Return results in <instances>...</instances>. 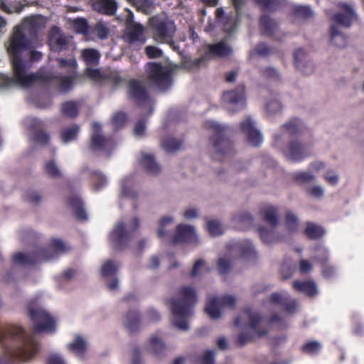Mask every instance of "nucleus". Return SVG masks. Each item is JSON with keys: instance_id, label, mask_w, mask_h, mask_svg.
<instances>
[{"instance_id": "nucleus-38", "label": "nucleus", "mask_w": 364, "mask_h": 364, "mask_svg": "<svg viewBox=\"0 0 364 364\" xmlns=\"http://www.w3.org/2000/svg\"><path fill=\"white\" fill-rule=\"evenodd\" d=\"M304 233L309 239L318 240L323 236L325 230L322 227L315 223L308 222L306 223Z\"/></svg>"}, {"instance_id": "nucleus-5", "label": "nucleus", "mask_w": 364, "mask_h": 364, "mask_svg": "<svg viewBox=\"0 0 364 364\" xmlns=\"http://www.w3.org/2000/svg\"><path fill=\"white\" fill-rule=\"evenodd\" d=\"M149 27L153 39L158 43H166L176 50L173 41L176 27L173 21L159 16H152L149 20Z\"/></svg>"}, {"instance_id": "nucleus-1", "label": "nucleus", "mask_w": 364, "mask_h": 364, "mask_svg": "<svg viewBox=\"0 0 364 364\" xmlns=\"http://www.w3.org/2000/svg\"><path fill=\"white\" fill-rule=\"evenodd\" d=\"M0 344L4 353L0 364H18L32 359L39 350V343L20 326L6 324L0 328Z\"/></svg>"}, {"instance_id": "nucleus-22", "label": "nucleus", "mask_w": 364, "mask_h": 364, "mask_svg": "<svg viewBox=\"0 0 364 364\" xmlns=\"http://www.w3.org/2000/svg\"><path fill=\"white\" fill-rule=\"evenodd\" d=\"M269 301L272 304L278 306L283 311L287 313H294L296 310V301L288 295L274 292L269 296Z\"/></svg>"}, {"instance_id": "nucleus-32", "label": "nucleus", "mask_w": 364, "mask_h": 364, "mask_svg": "<svg viewBox=\"0 0 364 364\" xmlns=\"http://www.w3.org/2000/svg\"><path fill=\"white\" fill-rule=\"evenodd\" d=\"M278 208L272 205H266L260 210V214L263 217L265 223L269 224L272 228L277 226L279 223L278 220Z\"/></svg>"}, {"instance_id": "nucleus-14", "label": "nucleus", "mask_w": 364, "mask_h": 364, "mask_svg": "<svg viewBox=\"0 0 364 364\" xmlns=\"http://www.w3.org/2000/svg\"><path fill=\"white\" fill-rule=\"evenodd\" d=\"M27 128L32 132V141L38 144L45 146L50 141V135L44 130L43 121L37 118L26 119Z\"/></svg>"}, {"instance_id": "nucleus-44", "label": "nucleus", "mask_w": 364, "mask_h": 364, "mask_svg": "<svg viewBox=\"0 0 364 364\" xmlns=\"http://www.w3.org/2000/svg\"><path fill=\"white\" fill-rule=\"evenodd\" d=\"M149 343L151 345V351L154 355L157 358H161L164 355L166 346L160 338L156 336H152L149 339Z\"/></svg>"}, {"instance_id": "nucleus-3", "label": "nucleus", "mask_w": 364, "mask_h": 364, "mask_svg": "<svg viewBox=\"0 0 364 364\" xmlns=\"http://www.w3.org/2000/svg\"><path fill=\"white\" fill-rule=\"evenodd\" d=\"M181 299H171L167 301L172 314L177 317L174 325L179 329L186 331L188 323L186 318L191 314V310L197 302L196 290L189 286H183L179 290Z\"/></svg>"}, {"instance_id": "nucleus-12", "label": "nucleus", "mask_w": 364, "mask_h": 364, "mask_svg": "<svg viewBox=\"0 0 364 364\" xmlns=\"http://www.w3.org/2000/svg\"><path fill=\"white\" fill-rule=\"evenodd\" d=\"M236 304V299L231 295H223L219 297H213L210 299L205 308V312L213 319L221 316L220 308L229 307L233 309Z\"/></svg>"}, {"instance_id": "nucleus-9", "label": "nucleus", "mask_w": 364, "mask_h": 364, "mask_svg": "<svg viewBox=\"0 0 364 364\" xmlns=\"http://www.w3.org/2000/svg\"><path fill=\"white\" fill-rule=\"evenodd\" d=\"M230 53L231 48L225 42L220 41L208 45V51L203 56L194 60H186L184 65L188 70H196L206 63L209 56L225 57Z\"/></svg>"}, {"instance_id": "nucleus-55", "label": "nucleus", "mask_w": 364, "mask_h": 364, "mask_svg": "<svg viewBox=\"0 0 364 364\" xmlns=\"http://www.w3.org/2000/svg\"><path fill=\"white\" fill-rule=\"evenodd\" d=\"M321 344L316 341H309L301 346L303 353L309 355H316L321 349Z\"/></svg>"}, {"instance_id": "nucleus-2", "label": "nucleus", "mask_w": 364, "mask_h": 364, "mask_svg": "<svg viewBox=\"0 0 364 364\" xmlns=\"http://www.w3.org/2000/svg\"><path fill=\"white\" fill-rule=\"evenodd\" d=\"M10 62L13 76L0 74V87L18 85L22 88H28L36 82L48 81L51 78L42 71L29 73L30 66L23 58H10Z\"/></svg>"}, {"instance_id": "nucleus-28", "label": "nucleus", "mask_w": 364, "mask_h": 364, "mask_svg": "<svg viewBox=\"0 0 364 364\" xmlns=\"http://www.w3.org/2000/svg\"><path fill=\"white\" fill-rule=\"evenodd\" d=\"M306 58V52L303 48L296 50L294 55L296 68L304 75H310L314 71V66L311 62L303 63Z\"/></svg>"}, {"instance_id": "nucleus-37", "label": "nucleus", "mask_w": 364, "mask_h": 364, "mask_svg": "<svg viewBox=\"0 0 364 364\" xmlns=\"http://www.w3.org/2000/svg\"><path fill=\"white\" fill-rule=\"evenodd\" d=\"M80 105L78 102L73 100L64 102L61 105L62 114L68 118H75L78 115Z\"/></svg>"}, {"instance_id": "nucleus-18", "label": "nucleus", "mask_w": 364, "mask_h": 364, "mask_svg": "<svg viewBox=\"0 0 364 364\" xmlns=\"http://www.w3.org/2000/svg\"><path fill=\"white\" fill-rule=\"evenodd\" d=\"M172 244L181 242L197 244L198 239L194 228L184 224H179L176 227V234L171 237Z\"/></svg>"}, {"instance_id": "nucleus-40", "label": "nucleus", "mask_w": 364, "mask_h": 364, "mask_svg": "<svg viewBox=\"0 0 364 364\" xmlns=\"http://www.w3.org/2000/svg\"><path fill=\"white\" fill-rule=\"evenodd\" d=\"M68 349L76 355H82L87 350L86 341L80 336H75L73 341L68 344Z\"/></svg>"}, {"instance_id": "nucleus-35", "label": "nucleus", "mask_w": 364, "mask_h": 364, "mask_svg": "<svg viewBox=\"0 0 364 364\" xmlns=\"http://www.w3.org/2000/svg\"><path fill=\"white\" fill-rule=\"evenodd\" d=\"M292 285L295 290L303 292L308 296H314L318 293L317 286L313 281H294Z\"/></svg>"}, {"instance_id": "nucleus-62", "label": "nucleus", "mask_w": 364, "mask_h": 364, "mask_svg": "<svg viewBox=\"0 0 364 364\" xmlns=\"http://www.w3.org/2000/svg\"><path fill=\"white\" fill-rule=\"evenodd\" d=\"M218 268L220 274H226L231 269L230 260L228 257L220 258L218 261Z\"/></svg>"}, {"instance_id": "nucleus-6", "label": "nucleus", "mask_w": 364, "mask_h": 364, "mask_svg": "<svg viewBox=\"0 0 364 364\" xmlns=\"http://www.w3.org/2000/svg\"><path fill=\"white\" fill-rule=\"evenodd\" d=\"M207 125L213 132L210 139L215 149L213 159L222 161L226 156L232 154L233 144L227 136L228 127L215 122H208Z\"/></svg>"}, {"instance_id": "nucleus-60", "label": "nucleus", "mask_w": 364, "mask_h": 364, "mask_svg": "<svg viewBox=\"0 0 364 364\" xmlns=\"http://www.w3.org/2000/svg\"><path fill=\"white\" fill-rule=\"evenodd\" d=\"M258 232L259 234L260 238L264 243L271 244L274 242V233L271 230H268L264 227H259Z\"/></svg>"}, {"instance_id": "nucleus-33", "label": "nucleus", "mask_w": 364, "mask_h": 364, "mask_svg": "<svg viewBox=\"0 0 364 364\" xmlns=\"http://www.w3.org/2000/svg\"><path fill=\"white\" fill-rule=\"evenodd\" d=\"M244 314L248 317L250 327L255 331L258 336L261 337L267 334V329L259 330L257 326L262 320V316L257 312H253L250 309L244 311Z\"/></svg>"}, {"instance_id": "nucleus-53", "label": "nucleus", "mask_w": 364, "mask_h": 364, "mask_svg": "<svg viewBox=\"0 0 364 364\" xmlns=\"http://www.w3.org/2000/svg\"><path fill=\"white\" fill-rule=\"evenodd\" d=\"M73 28L78 33L87 34L89 26L86 19L83 18H75L73 21Z\"/></svg>"}, {"instance_id": "nucleus-29", "label": "nucleus", "mask_w": 364, "mask_h": 364, "mask_svg": "<svg viewBox=\"0 0 364 364\" xmlns=\"http://www.w3.org/2000/svg\"><path fill=\"white\" fill-rule=\"evenodd\" d=\"M259 28L263 36H268L276 39L274 35L278 29V23L276 20L267 14L262 15L259 18Z\"/></svg>"}, {"instance_id": "nucleus-19", "label": "nucleus", "mask_w": 364, "mask_h": 364, "mask_svg": "<svg viewBox=\"0 0 364 364\" xmlns=\"http://www.w3.org/2000/svg\"><path fill=\"white\" fill-rule=\"evenodd\" d=\"M338 7L344 11V13H337L332 16L331 20L338 25L349 28L353 21L357 19V15L353 7L346 3H340Z\"/></svg>"}, {"instance_id": "nucleus-59", "label": "nucleus", "mask_w": 364, "mask_h": 364, "mask_svg": "<svg viewBox=\"0 0 364 364\" xmlns=\"http://www.w3.org/2000/svg\"><path fill=\"white\" fill-rule=\"evenodd\" d=\"M49 247L58 253H65L68 250V247L65 245L63 240L57 238H53L50 240Z\"/></svg>"}, {"instance_id": "nucleus-54", "label": "nucleus", "mask_w": 364, "mask_h": 364, "mask_svg": "<svg viewBox=\"0 0 364 364\" xmlns=\"http://www.w3.org/2000/svg\"><path fill=\"white\" fill-rule=\"evenodd\" d=\"M286 228L289 232H295L298 228V218L291 212H287L285 215Z\"/></svg>"}, {"instance_id": "nucleus-51", "label": "nucleus", "mask_w": 364, "mask_h": 364, "mask_svg": "<svg viewBox=\"0 0 364 364\" xmlns=\"http://www.w3.org/2000/svg\"><path fill=\"white\" fill-rule=\"evenodd\" d=\"M80 128L78 125L74 124L71 127L65 129L61 133V138L63 142L67 143L76 139Z\"/></svg>"}, {"instance_id": "nucleus-57", "label": "nucleus", "mask_w": 364, "mask_h": 364, "mask_svg": "<svg viewBox=\"0 0 364 364\" xmlns=\"http://www.w3.org/2000/svg\"><path fill=\"white\" fill-rule=\"evenodd\" d=\"M255 2L262 11L276 10L279 4V0H255Z\"/></svg>"}, {"instance_id": "nucleus-20", "label": "nucleus", "mask_w": 364, "mask_h": 364, "mask_svg": "<svg viewBox=\"0 0 364 364\" xmlns=\"http://www.w3.org/2000/svg\"><path fill=\"white\" fill-rule=\"evenodd\" d=\"M241 132L247 136L249 144L254 146H259L262 142V136L257 130L250 117L240 122Z\"/></svg>"}, {"instance_id": "nucleus-46", "label": "nucleus", "mask_w": 364, "mask_h": 364, "mask_svg": "<svg viewBox=\"0 0 364 364\" xmlns=\"http://www.w3.org/2000/svg\"><path fill=\"white\" fill-rule=\"evenodd\" d=\"M283 128L291 135H297L303 132L304 126L298 118H292L283 125Z\"/></svg>"}, {"instance_id": "nucleus-31", "label": "nucleus", "mask_w": 364, "mask_h": 364, "mask_svg": "<svg viewBox=\"0 0 364 364\" xmlns=\"http://www.w3.org/2000/svg\"><path fill=\"white\" fill-rule=\"evenodd\" d=\"M139 161L148 174L157 175L160 173V166L156 163L154 155L142 153Z\"/></svg>"}, {"instance_id": "nucleus-25", "label": "nucleus", "mask_w": 364, "mask_h": 364, "mask_svg": "<svg viewBox=\"0 0 364 364\" xmlns=\"http://www.w3.org/2000/svg\"><path fill=\"white\" fill-rule=\"evenodd\" d=\"M43 26V20L41 16H32L26 18L21 25L16 27H21V31L28 34V37H36L38 31Z\"/></svg>"}, {"instance_id": "nucleus-23", "label": "nucleus", "mask_w": 364, "mask_h": 364, "mask_svg": "<svg viewBox=\"0 0 364 364\" xmlns=\"http://www.w3.org/2000/svg\"><path fill=\"white\" fill-rule=\"evenodd\" d=\"M223 100L230 105H237L239 107V108L233 110V112L243 109L245 106V87L243 85L238 86L233 90L224 92Z\"/></svg>"}, {"instance_id": "nucleus-63", "label": "nucleus", "mask_w": 364, "mask_h": 364, "mask_svg": "<svg viewBox=\"0 0 364 364\" xmlns=\"http://www.w3.org/2000/svg\"><path fill=\"white\" fill-rule=\"evenodd\" d=\"M261 75L269 79H273L275 80H278L280 78L279 73L278 71L273 67H267L264 68L260 69Z\"/></svg>"}, {"instance_id": "nucleus-16", "label": "nucleus", "mask_w": 364, "mask_h": 364, "mask_svg": "<svg viewBox=\"0 0 364 364\" xmlns=\"http://www.w3.org/2000/svg\"><path fill=\"white\" fill-rule=\"evenodd\" d=\"M48 46L53 52H62L66 50L69 46L68 38L56 26L51 28L48 36Z\"/></svg>"}, {"instance_id": "nucleus-15", "label": "nucleus", "mask_w": 364, "mask_h": 364, "mask_svg": "<svg viewBox=\"0 0 364 364\" xmlns=\"http://www.w3.org/2000/svg\"><path fill=\"white\" fill-rule=\"evenodd\" d=\"M217 22L221 26L224 32L231 33L235 31L240 22V16L230 12L225 14L223 8H218L215 11Z\"/></svg>"}, {"instance_id": "nucleus-13", "label": "nucleus", "mask_w": 364, "mask_h": 364, "mask_svg": "<svg viewBox=\"0 0 364 364\" xmlns=\"http://www.w3.org/2000/svg\"><path fill=\"white\" fill-rule=\"evenodd\" d=\"M92 134L91 136L89 149L92 151H102L114 145V139L111 136H105L102 132L101 124L93 122L92 124Z\"/></svg>"}, {"instance_id": "nucleus-64", "label": "nucleus", "mask_w": 364, "mask_h": 364, "mask_svg": "<svg viewBox=\"0 0 364 364\" xmlns=\"http://www.w3.org/2000/svg\"><path fill=\"white\" fill-rule=\"evenodd\" d=\"M127 121V115L123 112H118L115 113L112 119V124L117 127H122Z\"/></svg>"}, {"instance_id": "nucleus-49", "label": "nucleus", "mask_w": 364, "mask_h": 364, "mask_svg": "<svg viewBox=\"0 0 364 364\" xmlns=\"http://www.w3.org/2000/svg\"><path fill=\"white\" fill-rule=\"evenodd\" d=\"M133 6H134L137 11L142 12L143 14H148L153 8L152 0H127Z\"/></svg>"}, {"instance_id": "nucleus-34", "label": "nucleus", "mask_w": 364, "mask_h": 364, "mask_svg": "<svg viewBox=\"0 0 364 364\" xmlns=\"http://www.w3.org/2000/svg\"><path fill=\"white\" fill-rule=\"evenodd\" d=\"M140 315L136 310H129L124 318V324L130 332H136L139 328Z\"/></svg>"}, {"instance_id": "nucleus-61", "label": "nucleus", "mask_w": 364, "mask_h": 364, "mask_svg": "<svg viewBox=\"0 0 364 364\" xmlns=\"http://www.w3.org/2000/svg\"><path fill=\"white\" fill-rule=\"evenodd\" d=\"M173 222V218L166 216L163 217L159 222V227L158 230V237L160 238L168 237V232L165 230V226Z\"/></svg>"}, {"instance_id": "nucleus-26", "label": "nucleus", "mask_w": 364, "mask_h": 364, "mask_svg": "<svg viewBox=\"0 0 364 364\" xmlns=\"http://www.w3.org/2000/svg\"><path fill=\"white\" fill-rule=\"evenodd\" d=\"M92 7L99 14L113 16L117 10L118 4L115 0H92Z\"/></svg>"}, {"instance_id": "nucleus-42", "label": "nucleus", "mask_w": 364, "mask_h": 364, "mask_svg": "<svg viewBox=\"0 0 364 364\" xmlns=\"http://www.w3.org/2000/svg\"><path fill=\"white\" fill-rule=\"evenodd\" d=\"M81 55L87 66H94L99 63L100 54L98 50L94 48L83 49Z\"/></svg>"}, {"instance_id": "nucleus-11", "label": "nucleus", "mask_w": 364, "mask_h": 364, "mask_svg": "<svg viewBox=\"0 0 364 364\" xmlns=\"http://www.w3.org/2000/svg\"><path fill=\"white\" fill-rule=\"evenodd\" d=\"M147 77L150 81L161 90H166L170 86L171 75L159 63H149L146 65Z\"/></svg>"}, {"instance_id": "nucleus-48", "label": "nucleus", "mask_w": 364, "mask_h": 364, "mask_svg": "<svg viewBox=\"0 0 364 364\" xmlns=\"http://www.w3.org/2000/svg\"><path fill=\"white\" fill-rule=\"evenodd\" d=\"M90 180L95 191H99L107 184L105 176L98 171H93L90 173Z\"/></svg>"}, {"instance_id": "nucleus-8", "label": "nucleus", "mask_w": 364, "mask_h": 364, "mask_svg": "<svg viewBox=\"0 0 364 364\" xmlns=\"http://www.w3.org/2000/svg\"><path fill=\"white\" fill-rule=\"evenodd\" d=\"M6 46L9 58H23V54L34 48L31 38L28 37L21 27H14Z\"/></svg>"}, {"instance_id": "nucleus-45", "label": "nucleus", "mask_w": 364, "mask_h": 364, "mask_svg": "<svg viewBox=\"0 0 364 364\" xmlns=\"http://www.w3.org/2000/svg\"><path fill=\"white\" fill-rule=\"evenodd\" d=\"M232 221L235 223L241 229H245L250 227L253 221V217L248 213H240L232 217Z\"/></svg>"}, {"instance_id": "nucleus-10", "label": "nucleus", "mask_w": 364, "mask_h": 364, "mask_svg": "<svg viewBox=\"0 0 364 364\" xmlns=\"http://www.w3.org/2000/svg\"><path fill=\"white\" fill-rule=\"evenodd\" d=\"M54 256L55 254L50 252L49 249L40 248L28 254L23 252L16 253L13 256V262L15 264L31 266L50 259Z\"/></svg>"}, {"instance_id": "nucleus-39", "label": "nucleus", "mask_w": 364, "mask_h": 364, "mask_svg": "<svg viewBox=\"0 0 364 364\" xmlns=\"http://www.w3.org/2000/svg\"><path fill=\"white\" fill-rule=\"evenodd\" d=\"M330 31V41L333 45L338 48H343L347 45V37L338 31L336 25H332Z\"/></svg>"}, {"instance_id": "nucleus-43", "label": "nucleus", "mask_w": 364, "mask_h": 364, "mask_svg": "<svg viewBox=\"0 0 364 364\" xmlns=\"http://www.w3.org/2000/svg\"><path fill=\"white\" fill-rule=\"evenodd\" d=\"M161 144L165 151L173 153L178 151L181 148L183 141L173 136H167L161 141Z\"/></svg>"}, {"instance_id": "nucleus-17", "label": "nucleus", "mask_w": 364, "mask_h": 364, "mask_svg": "<svg viewBox=\"0 0 364 364\" xmlns=\"http://www.w3.org/2000/svg\"><path fill=\"white\" fill-rule=\"evenodd\" d=\"M127 93L129 98L139 105L146 103L149 100V92L144 84L136 79L129 81Z\"/></svg>"}, {"instance_id": "nucleus-36", "label": "nucleus", "mask_w": 364, "mask_h": 364, "mask_svg": "<svg viewBox=\"0 0 364 364\" xmlns=\"http://www.w3.org/2000/svg\"><path fill=\"white\" fill-rule=\"evenodd\" d=\"M240 257L248 260H255L257 258V252L250 240L242 241L237 245Z\"/></svg>"}, {"instance_id": "nucleus-27", "label": "nucleus", "mask_w": 364, "mask_h": 364, "mask_svg": "<svg viewBox=\"0 0 364 364\" xmlns=\"http://www.w3.org/2000/svg\"><path fill=\"white\" fill-rule=\"evenodd\" d=\"M68 205L73 209L75 217L80 221H86L88 218L84 207V203L80 196L73 195L67 199Z\"/></svg>"}, {"instance_id": "nucleus-30", "label": "nucleus", "mask_w": 364, "mask_h": 364, "mask_svg": "<svg viewBox=\"0 0 364 364\" xmlns=\"http://www.w3.org/2000/svg\"><path fill=\"white\" fill-rule=\"evenodd\" d=\"M127 42L130 44L143 45L146 42L144 28L141 24L134 23L129 28L127 33Z\"/></svg>"}, {"instance_id": "nucleus-41", "label": "nucleus", "mask_w": 364, "mask_h": 364, "mask_svg": "<svg viewBox=\"0 0 364 364\" xmlns=\"http://www.w3.org/2000/svg\"><path fill=\"white\" fill-rule=\"evenodd\" d=\"M55 60L60 69H66L68 74L77 75V63L74 57L69 58H58Z\"/></svg>"}, {"instance_id": "nucleus-50", "label": "nucleus", "mask_w": 364, "mask_h": 364, "mask_svg": "<svg viewBox=\"0 0 364 364\" xmlns=\"http://www.w3.org/2000/svg\"><path fill=\"white\" fill-rule=\"evenodd\" d=\"M292 15L301 19H307L313 16L310 7L306 6H294L292 8Z\"/></svg>"}, {"instance_id": "nucleus-4", "label": "nucleus", "mask_w": 364, "mask_h": 364, "mask_svg": "<svg viewBox=\"0 0 364 364\" xmlns=\"http://www.w3.org/2000/svg\"><path fill=\"white\" fill-rule=\"evenodd\" d=\"M28 316L33 323L36 333H53L55 331L56 321L40 304L38 298L31 299L27 305Z\"/></svg>"}, {"instance_id": "nucleus-56", "label": "nucleus", "mask_w": 364, "mask_h": 364, "mask_svg": "<svg viewBox=\"0 0 364 364\" xmlns=\"http://www.w3.org/2000/svg\"><path fill=\"white\" fill-rule=\"evenodd\" d=\"M45 171L51 178H55L61 175L60 171L53 160L47 161L44 166Z\"/></svg>"}, {"instance_id": "nucleus-52", "label": "nucleus", "mask_w": 364, "mask_h": 364, "mask_svg": "<svg viewBox=\"0 0 364 364\" xmlns=\"http://www.w3.org/2000/svg\"><path fill=\"white\" fill-rule=\"evenodd\" d=\"M314 260L319 263L321 266L328 264L329 253L328 250L322 247H316Z\"/></svg>"}, {"instance_id": "nucleus-58", "label": "nucleus", "mask_w": 364, "mask_h": 364, "mask_svg": "<svg viewBox=\"0 0 364 364\" xmlns=\"http://www.w3.org/2000/svg\"><path fill=\"white\" fill-rule=\"evenodd\" d=\"M207 230L211 236H218L223 233L220 224L215 220L207 222Z\"/></svg>"}, {"instance_id": "nucleus-21", "label": "nucleus", "mask_w": 364, "mask_h": 364, "mask_svg": "<svg viewBox=\"0 0 364 364\" xmlns=\"http://www.w3.org/2000/svg\"><path fill=\"white\" fill-rule=\"evenodd\" d=\"M286 157L294 162L301 161L309 156L310 153L308 147L298 140H291L284 151Z\"/></svg>"}, {"instance_id": "nucleus-7", "label": "nucleus", "mask_w": 364, "mask_h": 364, "mask_svg": "<svg viewBox=\"0 0 364 364\" xmlns=\"http://www.w3.org/2000/svg\"><path fill=\"white\" fill-rule=\"evenodd\" d=\"M139 221L134 218L130 226L124 222L118 223L109 234V241L115 250L124 248L138 232Z\"/></svg>"}, {"instance_id": "nucleus-24", "label": "nucleus", "mask_w": 364, "mask_h": 364, "mask_svg": "<svg viewBox=\"0 0 364 364\" xmlns=\"http://www.w3.org/2000/svg\"><path fill=\"white\" fill-rule=\"evenodd\" d=\"M46 75L50 76L51 78L48 81H41L43 84H50L53 81L58 82V90L62 92H67L70 90L75 83V81L77 77L75 74H68L66 76H61L54 75L53 73H46Z\"/></svg>"}, {"instance_id": "nucleus-47", "label": "nucleus", "mask_w": 364, "mask_h": 364, "mask_svg": "<svg viewBox=\"0 0 364 364\" xmlns=\"http://www.w3.org/2000/svg\"><path fill=\"white\" fill-rule=\"evenodd\" d=\"M119 265L118 263L109 259L105 261L101 267V274L103 277L115 275L118 272Z\"/></svg>"}]
</instances>
